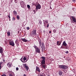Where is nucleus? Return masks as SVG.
<instances>
[{"label":"nucleus","instance_id":"obj_32","mask_svg":"<svg viewBox=\"0 0 76 76\" xmlns=\"http://www.w3.org/2000/svg\"><path fill=\"white\" fill-rule=\"evenodd\" d=\"M53 32H54V33H55V32H56V29H55L54 30H53Z\"/></svg>","mask_w":76,"mask_h":76},{"label":"nucleus","instance_id":"obj_36","mask_svg":"<svg viewBox=\"0 0 76 76\" xmlns=\"http://www.w3.org/2000/svg\"><path fill=\"white\" fill-rule=\"evenodd\" d=\"M65 53H66V54H68V53H69V51H66L65 52Z\"/></svg>","mask_w":76,"mask_h":76},{"label":"nucleus","instance_id":"obj_18","mask_svg":"<svg viewBox=\"0 0 76 76\" xmlns=\"http://www.w3.org/2000/svg\"><path fill=\"white\" fill-rule=\"evenodd\" d=\"M41 48H42H42H44H44H45V46H44V43H42V46H41Z\"/></svg>","mask_w":76,"mask_h":76},{"label":"nucleus","instance_id":"obj_33","mask_svg":"<svg viewBox=\"0 0 76 76\" xmlns=\"http://www.w3.org/2000/svg\"><path fill=\"white\" fill-rule=\"evenodd\" d=\"M19 70V68H18V67H17L16 68V70H17V71H18V70Z\"/></svg>","mask_w":76,"mask_h":76},{"label":"nucleus","instance_id":"obj_27","mask_svg":"<svg viewBox=\"0 0 76 76\" xmlns=\"http://www.w3.org/2000/svg\"><path fill=\"white\" fill-rule=\"evenodd\" d=\"M17 18L18 20L20 18H19V15H18L17 16Z\"/></svg>","mask_w":76,"mask_h":76},{"label":"nucleus","instance_id":"obj_5","mask_svg":"<svg viewBox=\"0 0 76 76\" xmlns=\"http://www.w3.org/2000/svg\"><path fill=\"white\" fill-rule=\"evenodd\" d=\"M9 44L10 45H11L12 47H15V43L12 40L9 41Z\"/></svg>","mask_w":76,"mask_h":76},{"label":"nucleus","instance_id":"obj_35","mask_svg":"<svg viewBox=\"0 0 76 76\" xmlns=\"http://www.w3.org/2000/svg\"><path fill=\"white\" fill-rule=\"evenodd\" d=\"M15 20V18H13L12 20Z\"/></svg>","mask_w":76,"mask_h":76},{"label":"nucleus","instance_id":"obj_3","mask_svg":"<svg viewBox=\"0 0 76 76\" xmlns=\"http://www.w3.org/2000/svg\"><path fill=\"white\" fill-rule=\"evenodd\" d=\"M33 47L35 48V50L36 52H37V53H40V49H39L38 47H37V46L34 45L33 46Z\"/></svg>","mask_w":76,"mask_h":76},{"label":"nucleus","instance_id":"obj_26","mask_svg":"<svg viewBox=\"0 0 76 76\" xmlns=\"http://www.w3.org/2000/svg\"><path fill=\"white\" fill-rule=\"evenodd\" d=\"M41 58H42V59L43 60H42L45 61V58L44 57H43V56Z\"/></svg>","mask_w":76,"mask_h":76},{"label":"nucleus","instance_id":"obj_29","mask_svg":"<svg viewBox=\"0 0 76 76\" xmlns=\"http://www.w3.org/2000/svg\"><path fill=\"white\" fill-rule=\"evenodd\" d=\"M27 7L28 9H29V8H30V5H27Z\"/></svg>","mask_w":76,"mask_h":76},{"label":"nucleus","instance_id":"obj_16","mask_svg":"<svg viewBox=\"0 0 76 76\" xmlns=\"http://www.w3.org/2000/svg\"><path fill=\"white\" fill-rule=\"evenodd\" d=\"M42 67H43L44 69H46L47 68V66H46V64H43L42 65Z\"/></svg>","mask_w":76,"mask_h":76},{"label":"nucleus","instance_id":"obj_31","mask_svg":"<svg viewBox=\"0 0 76 76\" xmlns=\"http://www.w3.org/2000/svg\"><path fill=\"white\" fill-rule=\"evenodd\" d=\"M39 23L40 25H41V24L42 23V22L40 20L39 21Z\"/></svg>","mask_w":76,"mask_h":76},{"label":"nucleus","instance_id":"obj_40","mask_svg":"<svg viewBox=\"0 0 76 76\" xmlns=\"http://www.w3.org/2000/svg\"><path fill=\"white\" fill-rule=\"evenodd\" d=\"M33 12H34V13H35V10H34Z\"/></svg>","mask_w":76,"mask_h":76},{"label":"nucleus","instance_id":"obj_22","mask_svg":"<svg viewBox=\"0 0 76 76\" xmlns=\"http://www.w3.org/2000/svg\"><path fill=\"white\" fill-rule=\"evenodd\" d=\"M7 35H8V37H9L10 35V32H7Z\"/></svg>","mask_w":76,"mask_h":76},{"label":"nucleus","instance_id":"obj_42","mask_svg":"<svg viewBox=\"0 0 76 76\" xmlns=\"http://www.w3.org/2000/svg\"><path fill=\"white\" fill-rule=\"evenodd\" d=\"M72 1H75V0H72Z\"/></svg>","mask_w":76,"mask_h":76},{"label":"nucleus","instance_id":"obj_28","mask_svg":"<svg viewBox=\"0 0 76 76\" xmlns=\"http://www.w3.org/2000/svg\"><path fill=\"white\" fill-rule=\"evenodd\" d=\"M39 45L40 47V46H41V44H42L41 42L40 41H39Z\"/></svg>","mask_w":76,"mask_h":76},{"label":"nucleus","instance_id":"obj_7","mask_svg":"<svg viewBox=\"0 0 76 76\" xmlns=\"http://www.w3.org/2000/svg\"><path fill=\"white\" fill-rule=\"evenodd\" d=\"M36 10H38V9H41V6L40 5V4H39L36 6Z\"/></svg>","mask_w":76,"mask_h":76},{"label":"nucleus","instance_id":"obj_30","mask_svg":"<svg viewBox=\"0 0 76 76\" xmlns=\"http://www.w3.org/2000/svg\"><path fill=\"white\" fill-rule=\"evenodd\" d=\"M29 29H30V28L29 27H28L26 28V29L27 30H29Z\"/></svg>","mask_w":76,"mask_h":76},{"label":"nucleus","instance_id":"obj_34","mask_svg":"<svg viewBox=\"0 0 76 76\" xmlns=\"http://www.w3.org/2000/svg\"><path fill=\"white\" fill-rule=\"evenodd\" d=\"M13 75L12 74H10L9 75V76H13Z\"/></svg>","mask_w":76,"mask_h":76},{"label":"nucleus","instance_id":"obj_19","mask_svg":"<svg viewBox=\"0 0 76 76\" xmlns=\"http://www.w3.org/2000/svg\"><path fill=\"white\" fill-rule=\"evenodd\" d=\"M0 53H3V48H0Z\"/></svg>","mask_w":76,"mask_h":76},{"label":"nucleus","instance_id":"obj_2","mask_svg":"<svg viewBox=\"0 0 76 76\" xmlns=\"http://www.w3.org/2000/svg\"><path fill=\"white\" fill-rule=\"evenodd\" d=\"M58 67L60 69H67L68 68V66L65 65H59Z\"/></svg>","mask_w":76,"mask_h":76},{"label":"nucleus","instance_id":"obj_11","mask_svg":"<svg viewBox=\"0 0 76 76\" xmlns=\"http://www.w3.org/2000/svg\"><path fill=\"white\" fill-rule=\"evenodd\" d=\"M36 70L38 72H39V73H40V72H41V70H40L39 68V67H38V66L36 67Z\"/></svg>","mask_w":76,"mask_h":76},{"label":"nucleus","instance_id":"obj_21","mask_svg":"<svg viewBox=\"0 0 76 76\" xmlns=\"http://www.w3.org/2000/svg\"><path fill=\"white\" fill-rule=\"evenodd\" d=\"M13 13L14 15H17V12H16V11H15V10H14L13 11Z\"/></svg>","mask_w":76,"mask_h":76},{"label":"nucleus","instance_id":"obj_17","mask_svg":"<svg viewBox=\"0 0 76 76\" xmlns=\"http://www.w3.org/2000/svg\"><path fill=\"white\" fill-rule=\"evenodd\" d=\"M41 64H42V65L45 64V61L42 60L41 62Z\"/></svg>","mask_w":76,"mask_h":76},{"label":"nucleus","instance_id":"obj_12","mask_svg":"<svg viewBox=\"0 0 76 76\" xmlns=\"http://www.w3.org/2000/svg\"><path fill=\"white\" fill-rule=\"evenodd\" d=\"M24 66L26 68V70L28 71L29 70V67H28V66H27L26 64H24Z\"/></svg>","mask_w":76,"mask_h":76},{"label":"nucleus","instance_id":"obj_41","mask_svg":"<svg viewBox=\"0 0 76 76\" xmlns=\"http://www.w3.org/2000/svg\"><path fill=\"white\" fill-rule=\"evenodd\" d=\"M51 31H50L49 34H51Z\"/></svg>","mask_w":76,"mask_h":76},{"label":"nucleus","instance_id":"obj_37","mask_svg":"<svg viewBox=\"0 0 76 76\" xmlns=\"http://www.w3.org/2000/svg\"><path fill=\"white\" fill-rule=\"evenodd\" d=\"M8 17L9 18V19H10V14H9V15L8 16Z\"/></svg>","mask_w":76,"mask_h":76},{"label":"nucleus","instance_id":"obj_44","mask_svg":"<svg viewBox=\"0 0 76 76\" xmlns=\"http://www.w3.org/2000/svg\"><path fill=\"white\" fill-rule=\"evenodd\" d=\"M10 21L11 20H10V18H9Z\"/></svg>","mask_w":76,"mask_h":76},{"label":"nucleus","instance_id":"obj_4","mask_svg":"<svg viewBox=\"0 0 76 76\" xmlns=\"http://www.w3.org/2000/svg\"><path fill=\"white\" fill-rule=\"evenodd\" d=\"M43 21L44 26H47V28H48L49 24H48V21L47 20H43Z\"/></svg>","mask_w":76,"mask_h":76},{"label":"nucleus","instance_id":"obj_6","mask_svg":"<svg viewBox=\"0 0 76 76\" xmlns=\"http://www.w3.org/2000/svg\"><path fill=\"white\" fill-rule=\"evenodd\" d=\"M20 60L23 63H26V62L27 61H26V58L25 57H24L23 59L22 58V57Z\"/></svg>","mask_w":76,"mask_h":76},{"label":"nucleus","instance_id":"obj_1","mask_svg":"<svg viewBox=\"0 0 76 76\" xmlns=\"http://www.w3.org/2000/svg\"><path fill=\"white\" fill-rule=\"evenodd\" d=\"M67 43H66V41H64L62 44L61 48V49H68V48H67Z\"/></svg>","mask_w":76,"mask_h":76},{"label":"nucleus","instance_id":"obj_20","mask_svg":"<svg viewBox=\"0 0 76 76\" xmlns=\"http://www.w3.org/2000/svg\"><path fill=\"white\" fill-rule=\"evenodd\" d=\"M39 76H45V74L44 73H41L39 75Z\"/></svg>","mask_w":76,"mask_h":76},{"label":"nucleus","instance_id":"obj_25","mask_svg":"<svg viewBox=\"0 0 76 76\" xmlns=\"http://www.w3.org/2000/svg\"><path fill=\"white\" fill-rule=\"evenodd\" d=\"M2 63H3V62H0V69H1V65Z\"/></svg>","mask_w":76,"mask_h":76},{"label":"nucleus","instance_id":"obj_24","mask_svg":"<svg viewBox=\"0 0 76 76\" xmlns=\"http://www.w3.org/2000/svg\"><path fill=\"white\" fill-rule=\"evenodd\" d=\"M58 73L59 75H62L63 73L62 72H61V71H59L58 72Z\"/></svg>","mask_w":76,"mask_h":76},{"label":"nucleus","instance_id":"obj_23","mask_svg":"<svg viewBox=\"0 0 76 76\" xmlns=\"http://www.w3.org/2000/svg\"><path fill=\"white\" fill-rule=\"evenodd\" d=\"M17 40H16L15 41V43L16 44V45H17V47H18V45H19V43H18V42H17Z\"/></svg>","mask_w":76,"mask_h":76},{"label":"nucleus","instance_id":"obj_39","mask_svg":"<svg viewBox=\"0 0 76 76\" xmlns=\"http://www.w3.org/2000/svg\"><path fill=\"white\" fill-rule=\"evenodd\" d=\"M15 3H17V1H16V0H15Z\"/></svg>","mask_w":76,"mask_h":76},{"label":"nucleus","instance_id":"obj_14","mask_svg":"<svg viewBox=\"0 0 76 76\" xmlns=\"http://www.w3.org/2000/svg\"><path fill=\"white\" fill-rule=\"evenodd\" d=\"M7 66H8V67H9L10 68V67H12V64L10 62L8 63L7 64Z\"/></svg>","mask_w":76,"mask_h":76},{"label":"nucleus","instance_id":"obj_45","mask_svg":"<svg viewBox=\"0 0 76 76\" xmlns=\"http://www.w3.org/2000/svg\"><path fill=\"white\" fill-rule=\"evenodd\" d=\"M63 72H64V70H63Z\"/></svg>","mask_w":76,"mask_h":76},{"label":"nucleus","instance_id":"obj_9","mask_svg":"<svg viewBox=\"0 0 76 76\" xmlns=\"http://www.w3.org/2000/svg\"><path fill=\"white\" fill-rule=\"evenodd\" d=\"M31 34L33 35H37V31H36V30H33L31 32Z\"/></svg>","mask_w":76,"mask_h":76},{"label":"nucleus","instance_id":"obj_43","mask_svg":"<svg viewBox=\"0 0 76 76\" xmlns=\"http://www.w3.org/2000/svg\"><path fill=\"white\" fill-rule=\"evenodd\" d=\"M27 57L28 58V59H29V56H27Z\"/></svg>","mask_w":76,"mask_h":76},{"label":"nucleus","instance_id":"obj_10","mask_svg":"<svg viewBox=\"0 0 76 76\" xmlns=\"http://www.w3.org/2000/svg\"><path fill=\"white\" fill-rule=\"evenodd\" d=\"M72 21H71V22L72 21V22L73 23H74V22L75 23H76V19H75V17H74L72 16Z\"/></svg>","mask_w":76,"mask_h":76},{"label":"nucleus","instance_id":"obj_38","mask_svg":"<svg viewBox=\"0 0 76 76\" xmlns=\"http://www.w3.org/2000/svg\"><path fill=\"white\" fill-rule=\"evenodd\" d=\"M2 60H3V61L4 62V61H5V60H4V58H2Z\"/></svg>","mask_w":76,"mask_h":76},{"label":"nucleus","instance_id":"obj_13","mask_svg":"<svg viewBox=\"0 0 76 76\" xmlns=\"http://www.w3.org/2000/svg\"><path fill=\"white\" fill-rule=\"evenodd\" d=\"M61 42L60 41H57V42L56 45L59 46L60 45H61Z\"/></svg>","mask_w":76,"mask_h":76},{"label":"nucleus","instance_id":"obj_15","mask_svg":"<svg viewBox=\"0 0 76 76\" xmlns=\"http://www.w3.org/2000/svg\"><path fill=\"white\" fill-rule=\"evenodd\" d=\"M21 39L22 41H23V42H28V40L25 39L21 38Z\"/></svg>","mask_w":76,"mask_h":76},{"label":"nucleus","instance_id":"obj_8","mask_svg":"<svg viewBox=\"0 0 76 76\" xmlns=\"http://www.w3.org/2000/svg\"><path fill=\"white\" fill-rule=\"evenodd\" d=\"M20 3L21 7L24 8V7L25 6V5L24 4V2L21 1L20 2Z\"/></svg>","mask_w":76,"mask_h":76}]
</instances>
